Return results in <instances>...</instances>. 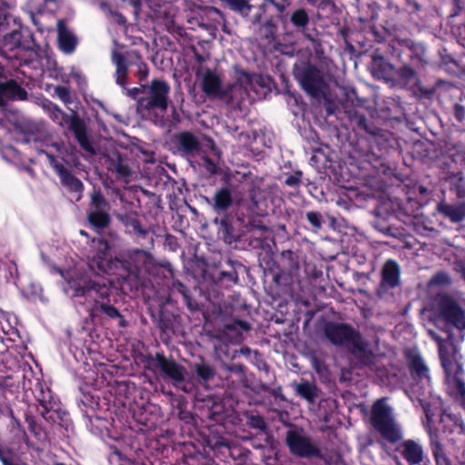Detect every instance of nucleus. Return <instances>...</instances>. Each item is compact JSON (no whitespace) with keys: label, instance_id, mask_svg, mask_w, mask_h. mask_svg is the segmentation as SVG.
<instances>
[{"label":"nucleus","instance_id":"f257e3e1","mask_svg":"<svg viewBox=\"0 0 465 465\" xmlns=\"http://www.w3.org/2000/svg\"><path fill=\"white\" fill-rule=\"evenodd\" d=\"M371 423L382 439L391 444H397L395 451L409 465H430V460L420 443L412 439L402 440L401 429L395 423L390 407L381 400L377 401L371 408Z\"/></svg>","mask_w":465,"mask_h":465},{"label":"nucleus","instance_id":"f03ea898","mask_svg":"<svg viewBox=\"0 0 465 465\" xmlns=\"http://www.w3.org/2000/svg\"><path fill=\"white\" fill-rule=\"evenodd\" d=\"M323 333L328 341L337 346H346L354 358L364 366L373 362V353L361 332L349 323L327 322Z\"/></svg>","mask_w":465,"mask_h":465},{"label":"nucleus","instance_id":"7ed1b4c3","mask_svg":"<svg viewBox=\"0 0 465 465\" xmlns=\"http://www.w3.org/2000/svg\"><path fill=\"white\" fill-rule=\"evenodd\" d=\"M399 61L402 64L395 68L394 82L409 85L420 82L417 69L423 68L427 64L425 59L426 49L423 45L405 40L399 43V48H394Z\"/></svg>","mask_w":465,"mask_h":465},{"label":"nucleus","instance_id":"20e7f679","mask_svg":"<svg viewBox=\"0 0 465 465\" xmlns=\"http://www.w3.org/2000/svg\"><path fill=\"white\" fill-rule=\"evenodd\" d=\"M43 108L54 124L66 128L74 134L82 150L91 155L96 154V150L87 133L86 124L76 111L72 110L71 114H68L50 100L43 104Z\"/></svg>","mask_w":465,"mask_h":465},{"label":"nucleus","instance_id":"39448f33","mask_svg":"<svg viewBox=\"0 0 465 465\" xmlns=\"http://www.w3.org/2000/svg\"><path fill=\"white\" fill-rule=\"evenodd\" d=\"M145 368L154 373H159L164 380L172 381L177 387L184 391H189L185 385L186 369L178 363L173 357H167L163 351H157L155 354H147L144 360Z\"/></svg>","mask_w":465,"mask_h":465},{"label":"nucleus","instance_id":"423d86ee","mask_svg":"<svg viewBox=\"0 0 465 465\" xmlns=\"http://www.w3.org/2000/svg\"><path fill=\"white\" fill-rule=\"evenodd\" d=\"M407 368L410 372L411 377L413 381L419 382H430V369L426 365L422 356L420 352L408 350L404 353ZM418 388V384L412 385L411 387V393L413 394V397H411V401H417L420 405L422 407L428 420H430V415L429 414L430 403L422 398L424 396V392H420L416 389Z\"/></svg>","mask_w":465,"mask_h":465},{"label":"nucleus","instance_id":"0eeeda50","mask_svg":"<svg viewBox=\"0 0 465 465\" xmlns=\"http://www.w3.org/2000/svg\"><path fill=\"white\" fill-rule=\"evenodd\" d=\"M347 113L351 123L355 125L359 132L365 134L372 148H376L381 153H385L392 147L391 132L377 127L357 110H349Z\"/></svg>","mask_w":465,"mask_h":465},{"label":"nucleus","instance_id":"6e6552de","mask_svg":"<svg viewBox=\"0 0 465 465\" xmlns=\"http://www.w3.org/2000/svg\"><path fill=\"white\" fill-rule=\"evenodd\" d=\"M67 283L72 297L90 298L94 300V302H95V299L99 302H110L112 286L104 281H95L87 276H80L69 279Z\"/></svg>","mask_w":465,"mask_h":465},{"label":"nucleus","instance_id":"1a4fd4ad","mask_svg":"<svg viewBox=\"0 0 465 465\" xmlns=\"http://www.w3.org/2000/svg\"><path fill=\"white\" fill-rule=\"evenodd\" d=\"M93 242L95 245L90 257V266L118 278L119 268H123L124 263L122 259L113 256L112 244L104 238L94 239Z\"/></svg>","mask_w":465,"mask_h":465},{"label":"nucleus","instance_id":"9d476101","mask_svg":"<svg viewBox=\"0 0 465 465\" xmlns=\"http://www.w3.org/2000/svg\"><path fill=\"white\" fill-rule=\"evenodd\" d=\"M293 76L301 88L311 97L320 98L324 94L326 84L323 74L316 65L307 63L295 66Z\"/></svg>","mask_w":465,"mask_h":465},{"label":"nucleus","instance_id":"9b49d317","mask_svg":"<svg viewBox=\"0 0 465 465\" xmlns=\"http://www.w3.org/2000/svg\"><path fill=\"white\" fill-rule=\"evenodd\" d=\"M111 204L100 189H94L90 194V203L86 219L96 232L107 229L112 222L110 215Z\"/></svg>","mask_w":465,"mask_h":465},{"label":"nucleus","instance_id":"f8f14e48","mask_svg":"<svg viewBox=\"0 0 465 465\" xmlns=\"http://www.w3.org/2000/svg\"><path fill=\"white\" fill-rule=\"evenodd\" d=\"M146 89L147 96L141 97L137 101L138 110L150 112L158 109L165 112L169 105L170 85L168 83L164 80L153 79Z\"/></svg>","mask_w":465,"mask_h":465},{"label":"nucleus","instance_id":"ddd939ff","mask_svg":"<svg viewBox=\"0 0 465 465\" xmlns=\"http://www.w3.org/2000/svg\"><path fill=\"white\" fill-rule=\"evenodd\" d=\"M126 259H122L123 268H119L118 279H136L140 274L148 272L153 264V255L143 249L128 250Z\"/></svg>","mask_w":465,"mask_h":465},{"label":"nucleus","instance_id":"4468645a","mask_svg":"<svg viewBox=\"0 0 465 465\" xmlns=\"http://www.w3.org/2000/svg\"><path fill=\"white\" fill-rule=\"evenodd\" d=\"M435 316L438 320L465 330V313L459 303L449 294L440 295L436 302Z\"/></svg>","mask_w":465,"mask_h":465},{"label":"nucleus","instance_id":"2eb2a0df","mask_svg":"<svg viewBox=\"0 0 465 465\" xmlns=\"http://www.w3.org/2000/svg\"><path fill=\"white\" fill-rule=\"evenodd\" d=\"M149 314L159 330V336L163 343L169 344L180 325V316L168 311L163 305L156 311L149 310Z\"/></svg>","mask_w":465,"mask_h":465},{"label":"nucleus","instance_id":"dca6fc26","mask_svg":"<svg viewBox=\"0 0 465 465\" xmlns=\"http://www.w3.org/2000/svg\"><path fill=\"white\" fill-rule=\"evenodd\" d=\"M286 443L291 453L297 457L306 459L322 457L321 449L309 437L303 436L295 430L287 432Z\"/></svg>","mask_w":465,"mask_h":465},{"label":"nucleus","instance_id":"f3484780","mask_svg":"<svg viewBox=\"0 0 465 465\" xmlns=\"http://www.w3.org/2000/svg\"><path fill=\"white\" fill-rule=\"evenodd\" d=\"M29 49H31L29 41L25 38L21 26L4 35L1 52L7 59L19 60L18 53Z\"/></svg>","mask_w":465,"mask_h":465},{"label":"nucleus","instance_id":"a211bd4d","mask_svg":"<svg viewBox=\"0 0 465 465\" xmlns=\"http://www.w3.org/2000/svg\"><path fill=\"white\" fill-rule=\"evenodd\" d=\"M173 143L181 156H194L201 150V143L198 137L189 131L176 134L173 138Z\"/></svg>","mask_w":465,"mask_h":465},{"label":"nucleus","instance_id":"6ab92c4d","mask_svg":"<svg viewBox=\"0 0 465 465\" xmlns=\"http://www.w3.org/2000/svg\"><path fill=\"white\" fill-rule=\"evenodd\" d=\"M289 23L296 33L302 34L305 39L312 43L316 42L314 34L315 29H309L311 17L304 7H299L292 10L289 15Z\"/></svg>","mask_w":465,"mask_h":465},{"label":"nucleus","instance_id":"aec40b11","mask_svg":"<svg viewBox=\"0 0 465 465\" xmlns=\"http://www.w3.org/2000/svg\"><path fill=\"white\" fill-rule=\"evenodd\" d=\"M199 411L203 418L216 423H222L227 418V410L224 404L213 396H207L203 399Z\"/></svg>","mask_w":465,"mask_h":465},{"label":"nucleus","instance_id":"412c9836","mask_svg":"<svg viewBox=\"0 0 465 465\" xmlns=\"http://www.w3.org/2000/svg\"><path fill=\"white\" fill-rule=\"evenodd\" d=\"M54 169L60 178V182L70 193H75V201L78 202L83 198L84 183L74 176L63 163H55Z\"/></svg>","mask_w":465,"mask_h":465},{"label":"nucleus","instance_id":"4be33fe9","mask_svg":"<svg viewBox=\"0 0 465 465\" xmlns=\"http://www.w3.org/2000/svg\"><path fill=\"white\" fill-rule=\"evenodd\" d=\"M27 99V91L16 80L10 79L0 82V106H5L8 101H25Z\"/></svg>","mask_w":465,"mask_h":465},{"label":"nucleus","instance_id":"5701e85b","mask_svg":"<svg viewBox=\"0 0 465 465\" xmlns=\"http://www.w3.org/2000/svg\"><path fill=\"white\" fill-rule=\"evenodd\" d=\"M371 73L378 79L394 82L395 66L376 51L371 56Z\"/></svg>","mask_w":465,"mask_h":465},{"label":"nucleus","instance_id":"b1692460","mask_svg":"<svg viewBox=\"0 0 465 465\" xmlns=\"http://www.w3.org/2000/svg\"><path fill=\"white\" fill-rule=\"evenodd\" d=\"M401 284V267L392 259L385 262L381 269V287L385 290L395 289Z\"/></svg>","mask_w":465,"mask_h":465},{"label":"nucleus","instance_id":"393cba45","mask_svg":"<svg viewBox=\"0 0 465 465\" xmlns=\"http://www.w3.org/2000/svg\"><path fill=\"white\" fill-rule=\"evenodd\" d=\"M227 268L219 272L214 285L218 288L229 289L239 282L238 269L242 268V263L228 260Z\"/></svg>","mask_w":465,"mask_h":465},{"label":"nucleus","instance_id":"a878e982","mask_svg":"<svg viewBox=\"0 0 465 465\" xmlns=\"http://www.w3.org/2000/svg\"><path fill=\"white\" fill-rule=\"evenodd\" d=\"M113 443L106 442L108 448V460L112 465H140L135 460H132L124 455V439L123 438H112Z\"/></svg>","mask_w":465,"mask_h":465},{"label":"nucleus","instance_id":"bb28decb","mask_svg":"<svg viewBox=\"0 0 465 465\" xmlns=\"http://www.w3.org/2000/svg\"><path fill=\"white\" fill-rule=\"evenodd\" d=\"M57 42L59 49L65 54H73L78 45L77 37L68 29L64 20L57 23Z\"/></svg>","mask_w":465,"mask_h":465},{"label":"nucleus","instance_id":"cd10ccee","mask_svg":"<svg viewBox=\"0 0 465 465\" xmlns=\"http://www.w3.org/2000/svg\"><path fill=\"white\" fill-rule=\"evenodd\" d=\"M89 316L94 320L99 317L100 314L105 315L108 319H120L119 326H125V320L121 314L119 310L114 305L110 304V302H99L95 299V302L88 309Z\"/></svg>","mask_w":465,"mask_h":465},{"label":"nucleus","instance_id":"c85d7f7f","mask_svg":"<svg viewBox=\"0 0 465 465\" xmlns=\"http://www.w3.org/2000/svg\"><path fill=\"white\" fill-rule=\"evenodd\" d=\"M202 90L208 96L223 98L227 95V91L222 89L220 76L209 69L203 77Z\"/></svg>","mask_w":465,"mask_h":465},{"label":"nucleus","instance_id":"c756f323","mask_svg":"<svg viewBox=\"0 0 465 465\" xmlns=\"http://www.w3.org/2000/svg\"><path fill=\"white\" fill-rule=\"evenodd\" d=\"M437 211L452 223L462 222L465 220V201L456 203L441 201L437 204Z\"/></svg>","mask_w":465,"mask_h":465},{"label":"nucleus","instance_id":"7c9ffc66","mask_svg":"<svg viewBox=\"0 0 465 465\" xmlns=\"http://www.w3.org/2000/svg\"><path fill=\"white\" fill-rule=\"evenodd\" d=\"M212 207L217 214H227L228 210L233 205V197L229 187L218 189L213 196Z\"/></svg>","mask_w":465,"mask_h":465},{"label":"nucleus","instance_id":"2f4dec72","mask_svg":"<svg viewBox=\"0 0 465 465\" xmlns=\"http://www.w3.org/2000/svg\"><path fill=\"white\" fill-rule=\"evenodd\" d=\"M214 223L218 224L217 218H215ZM218 235L227 244H232L239 240V235L232 225V217L231 215L225 214L221 218Z\"/></svg>","mask_w":465,"mask_h":465},{"label":"nucleus","instance_id":"473e14b6","mask_svg":"<svg viewBox=\"0 0 465 465\" xmlns=\"http://www.w3.org/2000/svg\"><path fill=\"white\" fill-rule=\"evenodd\" d=\"M203 443L205 447L212 450L215 456L221 455L229 438L222 435L217 429H209L208 433L203 434Z\"/></svg>","mask_w":465,"mask_h":465},{"label":"nucleus","instance_id":"72a5a7b5","mask_svg":"<svg viewBox=\"0 0 465 465\" xmlns=\"http://www.w3.org/2000/svg\"><path fill=\"white\" fill-rule=\"evenodd\" d=\"M450 192L457 198H465V175L462 172H450L444 178Z\"/></svg>","mask_w":465,"mask_h":465},{"label":"nucleus","instance_id":"f704fd0d","mask_svg":"<svg viewBox=\"0 0 465 465\" xmlns=\"http://www.w3.org/2000/svg\"><path fill=\"white\" fill-rule=\"evenodd\" d=\"M430 448L436 465H452L437 433L430 435Z\"/></svg>","mask_w":465,"mask_h":465},{"label":"nucleus","instance_id":"c9c22d12","mask_svg":"<svg viewBox=\"0 0 465 465\" xmlns=\"http://www.w3.org/2000/svg\"><path fill=\"white\" fill-rule=\"evenodd\" d=\"M107 170L115 173L120 178H127L131 175V169L124 161L123 155L116 152L106 160Z\"/></svg>","mask_w":465,"mask_h":465},{"label":"nucleus","instance_id":"e433bc0d","mask_svg":"<svg viewBox=\"0 0 465 465\" xmlns=\"http://www.w3.org/2000/svg\"><path fill=\"white\" fill-rule=\"evenodd\" d=\"M113 62L116 66L115 82L123 88H126V79L128 75V64L124 55L119 52L113 53Z\"/></svg>","mask_w":465,"mask_h":465},{"label":"nucleus","instance_id":"4c0bfd02","mask_svg":"<svg viewBox=\"0 0 465 465\" xmlns=\"http://www.w3.org/2000/svg\"><path fill=\"white\" fill-rule=\"evenodd\" d=\"M296 395L305 400L309 403H314L319 396L320 390L314 383L308 381H302L300 383L293 384Z\"/></svg>","mask_w":465,"mask_h":465},{"label":"nucleus","instance_id":"58836bf2","mask_svg":"<svg viewBox=\"0 0 465 465\" xmlns=\"http://www.w3.org/2000/svg\"><path fill=\"white\" fill-rule=\"evenodd\" d=\"M133 241L138 245L143 248H149L153 246V238L150 231L143 225H139L133 232L128 234Z\"/></svg>","mask_w":465,"mask_h":465},{"label":"nucleus","instance_id":"ea45409f","mask_svg":"<svg viewBox=\"0 0 465 465\" xmlns=\"http://www.w3.org/2000/svg\"><path fill=\"white\" fill-rule=\"evenodd\" d=\"M118 221L124 226L125 233L129 234L135 228L142 224L136 212H125L117 214Z\"/></svg>","mask_w":465,"mask_h":465},{"label":"nucleus","instance_id":"a19ab883","mask_svg":"<svg viewBox=\"0 0 465 465\" xmlns=\"http://www.w3.org/2000/svg\"><path fill=\"white\" fill-rule=\"evenodd\" d=\"M258 35L262 40L267 44H272L277 37V25L272 20H267L263 23L258 31Z\"/></svg>","mask_w":465,"mask_h":465},{"label":"nucleus","instance_id":"79ce46f5","mask_svg":"<svg viewBox=\"0 0 465 465\" xmlns=\"http://www.w3.org/2000/svg\"><path fill=\"white\" fill-rule=\"evenodd\" d=\"M193 371L197 377L203 381H209L215 376V370L210 364L204 361L203 359L200 362H196L193 365Z\"/></svg>","mask_w":465,"mask_h":465},{"label":"nucleus","instance_id":"37998d69","mask_svg":"<svg viewBox=\"0 0 465 465\" xmlns=\"http://www.w3.org/2000/svg\"><path fill=\"white\" fill-rule=\"evenodd\" d=\"M249 450H243L238 443L229 439L226 448L223 449L221 456L223 458L231 457L232 460H238L242 457H246Z\"/></svg>","mask_w":465,"mask_h":465},{"label":"nucleus","instance_id":"c03bdc74","mask_svg":"<svg viewBox=\"0 0 465 465\" xmlns=\"http://www.w3.org/2000/svg\"><path fill=\"white\" fill-rule=\"evenodd\" d=\"M224 329L227 331L235 332L236 335H242V332L250 331L252 326L247 321L234 320L232 322L226 323Z\"/></svg>","mask_w":465,"mask_h":465},{"label":"nucleus","instance_id":"a18cd8bd","mask_svg":"<svg viewBox=\"0 0 465 465\" xmlns=\"http://www.w3.org/2000/svg\"><path fill=\"white\" fill-rule=\"evenodd\" d=\"M383 211H387L385 205L376 210L377 220L375 221V227L385 235H393V227L386 224L385 220L381 218Z\"/></svg>","mask_w":465,"mask_h":465},{"label":"nucleus","instance_id":"49530a36","mask_svg":"<svg viewBox=\"0 0 465 465\" xmlns=\"http://www.w3.org/2000/svg\"><path fill=\"white\" fill-rule=\"evenodd\" d=\"M0 461L3 465H28L25 462L19 461L15 453L10 450H2L0 448Z\"/></svg>","mask_w":465,"mask_h":465},{"label":"nucleus","instance_id":"de8ad7c7","mask_svg":"<svg viewBox=\"0 0 465 465\" xmlns=\"http://www.w3.org/2000/svg\"><path fill=\"white\" fill-rule=\"evenodd\" d=\"M54 94L66 106L73 103V95L69 86L57 85L54 87Z\"/></svg>","mask_w":465,"mask_h":465},{"label":"nucleus","instance_id":"09e8293b","mask_svg":"<svg viewBox=\"0 0 465 465\" xmlns=\"http://www.w3.org/2000/svg\"><path fill=\"white\" fill-rule=\"evenodd\" d=\"M306 219L314 230H320L324 223L323 217L321 213L310 211L306 213Z\"/></svg>","mask_w":465,"mask_h":465},{"label":"nucleus","instance_id":"8fccbe9b","mask_svg":"<svg viewBox=\"0 0 465 465\" xmlns=\"http://www.w3.org/2000/svg\"><path fill=\"white\" fill-rule=\"evenodd\" d=\"M302 172L296 170L292 173L286 174L284 184L292 188H298L302 183Z\"/></svg>","mask_w":465,"mask_h":465},{"label":"nucleus","instance_id":"3c124183","mask_svg":"<svg viewBox=\"0 0 465 465\" xmlns=\"http://www.w3.org/2000/svg\"><path fill=\"white\" fill-rule=\"evenodd\" d=\"M282 262L286 264L290 270L299 268V263L296 260V255L292 251L287 250L282 252Z\"/></svg>","mask_w":465,"mask_h":465},{"label":"nucleus","instance_id":"603ef678","mask_svg":"<svg viewBox=\"0 0 465 465\" xmlns=\"http://www.w3.org/2000/svg\"><path fill=\"white\" fill-rule=\"evenodd\" d=\"M451 32L458 43L465 48V23L452 25Z\"/></svg>","mask_w":465,"mask_h":465},{"label":"nucleus","instance_id":"864d4df0","mask_svg":"<svg viewBox=\"0 0 465 465\" xmlns=\"http://www.w3.org/2000/svg\"><path fill=\"white\" fill-rule=\"evenodd\" d=\"M431 282L437 285L449 286L451 284V279L446 272H439L432 277Z\"/></svg>","mask_w":465,"mask_h":465},{"label":"nucleus","instance_id":"5fc2aeb1","mask_svg":"<svg viewBox=\"0 0 465 465\" xmlns=\"http://www.w3.org/2000/svg\"><path fill=\"white\" fill-rule=\"evenodd\" d=\"M236 73L238 75V81L242 84L251 85L253 82V78L256 77L255 74L249 73L243 69H236Z\"/></svg>","mask_w":465,"mask_h":465},{"label":"nucleus","instance_id":"6e6d98bb","mask_svg":"<svg viewBox=\"0 0 465 465\" xmlns=\"http://www.w3.org/2000/svg\"><path fill=\"white\" fill-rule=\"evenodd\" d=\"M248 424L251 428L260 430H265L267 428L264 419L260 415H252L249 418Z\"/></svg>","mask_w":465,"mask_h":465},{"label":"nucleus","instance_id":"4d7b16f0","mask_svg":"<svg viewBox=\"0 0 465 465\" xmlns=\"http://www.w3.org/2000/svg\"><path fill=\"white\" fill-rule=\"evenodd\" d=\"M307 3L318 8L319 10H325L327 8H332L334 4L331 0H306Z\"/></svg>","mask_w":465,"mask_h":465},{"label":"nucleus","instance_id":"13d9d810","mask_svg":"<svg viewBox=\"0 0 465 465\" xmlns=\"http://www.w3.org/2000/svg\"><path fill=\"white\" fill-rule=\"evenodd\" d=\"M164 246L167 247L172 252H176L180 247L177 238L170 233H167L165 235Z\"/></svg>","mask_w":465,"mask_h":465},{"label":"nucleus","instance_id":"bf43d9fd","mask_svg":"<svg viewBox=\"0 0 465 465\" xmlns=\"http://www.w3.org/2000/svg\"><path fill=\"white\" fill-rule=\"evenodd\" d=\"M183 302L191 312H197L200 310L198 302L192 297L191 292L183 296Z\"/></svg>","mask_w":465,"mask_h":465},{"label":"nucleus","instance_id":"052dcab7","mask_svg":"<svg viewBox=\"0 0 465 465\" xmlns=\"http://www.w3.org/2000/svg\"><path fill=\"white\" fill-rule=\"evenodd\" d=\"M453 271L460 275V278L465 282V261L456 259L452 264Z\"/></svg>","mask_w":465,"mask_h":465},{"label":"nucleus","instance_id":"680f3d73","mask_svg":"<svg viewBox=\"0 0 465 465\" xmlns=\"http://www.w3.org/2000/svg\"><path fill=\"white\" fill-rule=\"evenodd\" d=\"M453 115L459 123H462L465 119V107L459 103H455L453 105Z\"/></svg>","mask_w":465,"mask_h":465},{"label":"nucleus","instance_id":"e2e57ef3","mask_svg":"<svg viewBox=\"0 0 465 465\" xmlns=\"http://www.w3.org/2000/svg\"><path fill=\"white\" fill-rule=\"evenodd\" d=\"M25 421L28 424V430H30V432H32L33 434L37 436L39 434V432H38L39 427H38L37 423L35 422L34 417L27 415L25 417Z\"/></svg>","mask_w":465,"mask_h":465},{"label":"nucleus","instance_id":"0e129e2a","mask_svg":"<svg viewBox=\"0 0 465 465\" xmlns=\"http://www.w3.org/2000/svg\"><path fill=\"white\" fill-rule=\"evenodd\" d=\"M149 74L148 65L145 63H141L138 66L137 75L140 81H143L147 78Z\"/></svg>","mask_w":465,"mask_h":465},{"label":"nucleus","instance_id":"69168bd1","mask_svg":"<svg viewBox=\"0 0 465 465\" xmlns=\"http://www.w3.org/2000/svg\"><path fill=\"white\" fill-rule=\"evenodd\" d=\"M228 371L230 372L239 374V375H244L245 374V366L241 363H232L228 366Z\"/></svg>","mask_w":465,"mask_h":465},{"label":"nucleus","instance_id":"338daca9","mask_svg":"<svg viewBox=\"0 0 465 465\" xmlns=\"http://www.w3.org/2000/svg\"><path fill=\"white\" fill-rule=\"evenodd\" d=\"M173 289L181 293L183 297L191 292L188 287L179 281L173 282Z\"/></svg>","mask_w":465,"mask_h":465},{"label":"nucleus","instance_id":"774afa93","mask_svg":"<svg viewBox=\"0 0 465 465\" xmlns=\"http://www.w3.org/2000/svg\"><path fill=\"white\" fill-rule=\"evenodd\" d=\"M269 2L277 9V11L282 14L285 11L286 7L289 5L281 0H269Z\"/></svg>","mask_w":465,"mask_h":465}]
</instances>
